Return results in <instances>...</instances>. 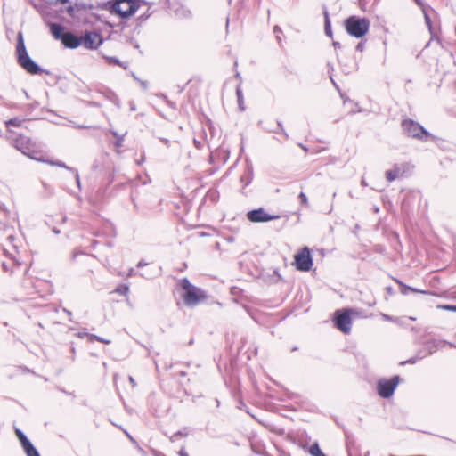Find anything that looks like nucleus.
<instances>
[{"mask_svg":"<svg viewBox=\"0 0 456 456\" xmlns=\"http://www.w3.org/2000/svg\"><path fill=\"white\" fill-rule=\"evenodd\" d=\"M8 134H9L7 139L11 141L12 144L18 151L32 159L37 161H45L42 151L39 150L38 146L31 141L30 138L22 135H17L16 133L12 130H9Z\"/></svg>","mask_w":456,"mask_h":456,"instance_id":"f257e3e1","label":"nucleus"},{"mask_svg":"<svg viewBox=\"0 0 456 456\" xmlns=\"http://www.w3.org/2000/svg\"><path fill=\"white\" fill-rule=\"evenodd\" d=\"M137 0H113L103 4V9L111 14L118 15L122 19H126L134 15L139 9Z\"/></svg>","mask_w":456,"mask_h":456,"instance_id":"f03ea898","label":"nucleus"},{"mask_svg":"<svg viewBox=\"0 0 456 456\" xmlns=\"http://www.w3.org/2000/svg\"><path fill=\"white\" fill-rule=\"evenodd\" d=\"M17 57L19 64L30 74H38L40 67L29 57L26 50L23 35L19 32L17 35Z\"/></svg>","mask_w":456,"mask_h":456,"instance_id":"7ed1b4c3","label":"nucleus"},{"mask_svg":"<svg viewBox=\"0 0 456 456\" xmlns=\"http://www.w3.org/2000/svg\"><path fill=\"white\" fill-rule=\"evenodd\" d=\"M370 20L366 18L350 16L345 20L346 32L356 38L364 37L370 29Z\"/></svg>","mask_w":456,"mask_h":456,"instance_id":"20e7f679","label":"nucleus"},{"mask_svg":"<svg viewBox=\"0 0 456 456\" xmlns=\"http://www.w3.org/2000/svg\"><path fill=\"white\" fill-rule=\"evenodd\" d=\"M181 286L184 290L183 297L185 305L194 306L206 298L204 291L193 286L187 279L182 281Z\"/></svg>","mask_w":456,"mask_h":456,"instance_id":"39448f33","label":"nucleus"},{"mask_svg":"<svg viewBox=\"0 0 456 456\" xmlns=\"http://www.w3.org/2000/svg\"><path fill=\"white\" fill-rule=\"evenodd\" d=\"M403 128L404 132L411 137L419 138L423 141H428L433 136L425 130L419 124L414 122L411 119L403 120Z\"/></svg>","mask_w":456,"mask_h":456,"instance_id":"423d86ee","label":"nucleus"},{"mask_svg":"<svg viewBox=\"0 0 456 456\" xmlns=\"http://www.w3.org/2000/svg\"><path fill=\"white\" fill-rule=\"evenodd\" d=\"M399 383V377L395 376L391 379H381L378 382V393L383 398H389L393 395Z\"/></svg>","mask_w":456,"mask_h":456,"instance_id":"0eeeda50","label":"nucleus"},{"mask_svg":"<svg viewBox=\"0 0 456 456\" xmlns=\"http://www.w3.org/2000/svg\"><path fill=\"white\" fill-rule=\"evenodd\" d=\"M334 322L337 329H338L345 334H348L350 332L352 327V320L349 315V310L336 311Z\"/></svg>","mask_w":456,"mask_h":456,"instance_id":"6e6552de","label":"nucleus"},{"mask_svg":"<svg viewBox=\"0 0 456 456\" xmlns=\"http://www.w3.org/2000/svg\"><path fill=\"white\" fill-rule=\"evenodd\" d=\"M295 265L297 270L309 271L313 265V259L308 248H304L295 256Z\"/></svg>","mask_w":456,"mask_h":456,"instance_id":"1a4fd4ad","label":"nucleus"},{"mask_svg":"<svg viewBox=\"0 0 456 456\" xmlns=\"http://www.w3.org/2000/svg\"><path fill=\"white\" fill-rule=\"evenodd\" d=\"M81 39V45L91 50L97 49L102 43L101 35L94 31L86 32Z\"/></svg>","mask_w":456,"mask_h":456,"instance_id":"9d476101","label":"nucleus"},{"mask_svg":"<svg viewBox=\"0 0 456 456\" xmlns=\"http://www.w3.org/2000/svg\"><path fill=\"white\" fill-rule=\"evenodd\" d=\"M248 218L254 223L268 222L278 218V216L269 215L264 208L251 210L248 213Z\"/></svg>","mask_w":456,"mask_h":456,"instance_id":"9b49d317","label":"nucleus"},{"mask_svg":"<svg viewBox=\"0 0 456 456\" xmlns=\"http://www.w3.org/2000/svg\"><path fill=\"white\" fill-rule=\"evenodd\" d=\"M81 41H82L81 37H79L70 32H66L61 40L62 44L66 47L71 48V49L77 48L81 45Z\"/></svg>","mask_w":456,"mask_h":456,"instance_id":"f8f14e48","label":"nucleus"},{"mask_svg":"<svg viewBox=\"0 0 456 456\" xmlns=\"http://www.w3.org/2000/svg\"><path fill=\"white\" fill-rule=\"evenodd\" d=\"M50 30L54 38L59 40H62L64 34L66 33L63 32V27L57 23H52L50 25Z\"/></svg>","mask_w":456,"mask_h":456,"instance_id":"ddd939ff","label":"nucleus"},{"mask_svg":"<svg viewBox=\"0 0 456 456\" xmlns=\"http://www.w3.org/2000/svg\"><path fill=\"white\" fill-rule=\"evenodd\" d=\"M44 162H47V163H49L52 166H57V167H60L66 168V169H68L69 171H72L73 173H75V176H76V180H77V185L80 184L78 172L77 170L73 169L72 167H67L65 165V163H63L61 161H48V160H45V159Z\"/></svg>","mask_w":456,"mask_h":456,"instance_id":"4468645a","label":"nucleus"},{"mask_svg":"<svg viewBox=\"0 0 456 456\" xmlns=\"http://www.w3.org/2000/svg\"><path fill=\"white\" fill-rule=\"evenodd\" d=\"M22 448L27 456H40L39 452L34 447L31 442H28V444H24Z\"/></svg>","mask_w":456,"mask_h":456,"instance_id":"2eb2a0df","label":"nucleus"},{"mask_svg":"<svg viewBox=\"0 0 456 456\" xmlns=\"http://www.w3.org/2000/svg\"><path fill=\"white\" fill-rule=\"evenodd\" d=\"M400 172V168L398 167H395L393 169L386 172V177L389 182H392L399 176Z\"/></svg>","mask_w":456,"mask_h":456,"instance_id":"dca6fc26","label":"nucleus"},{"mask_svg":"<svg viewBox=\"0 0 456 456\" xmlns=\"http://www.w3.org/2000/svg\"><path fill=\"white\" fill-rule=\"evenodd\" d=\"M105 59L108 61V63L114 64V65H118V66L122 67L125 69H127V67H128L127 63L120 61L116 57L106 56Z\"/></svg>","mask_w":456,"mask_h":456,"instance_id":"f3484780","label":"nucleus"},{"mask_svg":"<svg viewBox=\"0 0 456 456\" xmlns=\"http://www.w3.org/2000/svg\"><path fill=\"white\" fill-rule=\"evenodd\" d=\"M309 453L312 455V456H325L322 452L321 451L318 444H314L313 445L310 446L309 448Z\"/></svg>","mask_w":456,"mask_h":456,"instance_id":"a211bd4d","label":"nucleus"},{"mask_svg":"<svg viewBox=\"0 0 456 456\" xmlns=\"http://www.w3.org/2000/svg\"><path fill=\"white\" fill-rule=\"evenodd\" d=\"M15 434H16L18 439L20 440V442L21 444V446H23L24 444H26L28 442H30L28 439V437L24 435V433L21 430H20L19 428L15 429Z\"/></svg>","mask_w":456,"mask_h":456,"instance_id":"6ab92c4d","label":"nucleus"},{"mask_svg":"<svg viewBox=\"0 0 456 456\" xmlns=\"http://www.w3.org/2000/svg\"><path fill=\"white\" fill-rule=\"evenodd\" d=\"M325 34L331 37H332V31H331V25H330V19H329V15H328V12H325Z\"/></svg>","mask_w":456,"mask_h":456,"instance_id":"aec40b11","label":"nucleus"},{"mask_svg":"<svg viewBox=\"0 0 456 456\" xmlns=\"http://www.w3.org/2000/svg\"><path fill=\"white\" fill-rule=\"evenodd\" d=\"M21 124H22V120L18 118H11V119L5 121V125L7 127H9L10 126H20Z\"/></svg>","mask_w":456,"mask_h":456,"instance_id":"412c9836","label":"nucleus"},{"mask_svg":"<svg viewBox=\"0 0 456 456\" xmlns=\"http://www.w3.org/2000/svg\"><path fill=\"white\" fill-rule=\"evenodd\" d=\"M422 12H423V14H424V18H425V23L426 25L428 26V30L430 31V33H432V23H431V19L428 13V11L426 8H422Z\"/></svg>","mask_w":456,"mask_h":456,"instance_id":"4be33fe9","label":"nucleus"},{"mask_svg":"<svg viewBox=\"0 0 456 456\" xmlns=\"http://www.w3.org/2000/svg\"><path fill=\"white\" fill-rule=\"evenodd\" d=\"M15 238L12 235L7 237L6 246H12L15 251H17V245L14 244Z\"/></svg>","mask_w":456,"mask_h":456,"instance_id":"5701e85b","label":"nucleus"},{"mask_svg":"<svg viewBox=\"0 0 456 456\" xmlns=\"http://www.w3.org/2000/svg\"><path fill=\"white\" fill-rule=\"evenodd\" d=\"M116 291L121 295H126L129 291V288L126 285H121L117 288Z\"/></svg>","mask_w":456,"mask_h":456,"instance_id":"b1692460","label":"nucleus"},{"mask_svg":"<svg viewBox=\"0 0 456 456\" xmlns=\"http://www.w3.org/2000/svg\"><path fill=\"white\" fill-rule=\"evenodd\" d=\"M298 198L302 205H304L305 207H308V199L304 192H300Z\"/></svg>","mask_w":456,"mask_h":456,"instance_id":"393cba45","label":"nucleus"},{"mask_svg":"<svg viewBox=\"0 0 456 456\" xmlns=\"http://www.w3.org/2000/svg\"><path fill=\"white\" fill-rule=\"evenodd\" d=\"M236 94H237L239 106L241 110H244V107H242L243 96H242L241 90L240 88H238Z\"/></svg>","mask_w":456,"mask_h":456,"instance_id":"a878e982","label":"nucleus"},{"mask_svg":"<svg viewBox=\"0 0 456 456\" xmlns=\"http://www.w3.org/2000/svg\"><path fill=\"white\" fill-rule=\"evenodd\" d=\"M4 251H5V254H6L7 256H11V259H12L13 262H15L16 265H20V262H19V260L17 259V257H16L12 253L9 252V250H8L7 248H5V249H4Z\"/></svg>","mask_w":456,"mask_h":456,"instance_id":"bb28decb","label":"nucleus"},{"mask_svg":"<svg viewBox=\"0 0 456 456\" xmlns=\"http://www.w3.org/2000/svg\"><path fill=\"white\" fill-rule=\"evenodd\" d=\"M90 338H91V339H93V338H94V339H96V340H98V341H100V342H102V343H104V344H110V340H106V339H104V338H100V337H98V336H96V335H90Z\"/></svg>","mask_w":456,"mask_h":456,"instance_id":"cd10ccee","label":"nucleus"},{"mask_svg":"<svg viewBox=\"0 0 456 456\" xmlns=\"http://www.w3.org/2000/svg\"><path fill=\"white\" fill-rule=\"evenodd\" d=\"M273 32L276 34V38L277 40L280 42L281 39V37L279 36V33L281 32V28L278 27V26H275L273 28Z\"/></svg>","mask_w":456,"mask_h":456,"instance_id":"c85d7f7f","label":"nucleus"},{"mask_svg":"<svg viewBox=\"0 0 456 456\" xmlns=\"http://www.w3.org/2000/svg\"><path fill=\"white\" fill-rule=\"evenodd\" d=\"M356 50L357 51H362L364 49V43L363 42H359L356 45Z\"/></svg>","mask_w":456,"mask_h":456,"instance_id":"c756f323","label":"nucleus"},{"mask_svg":"<svg viewBox=\"0 0 456 456\" xmlns=\"http://www.w3.org/2000/svg\"><path fill=\"white\" fill-rule=\"evenodd\" d=\"M3 269H4L5 272H11V273H13V270H12V269H11V268L9 267V265H8L5 262H4V263H3Z\"/></svg>","mask_w":456,"mask_h":456,"instance_id":"7c9ffc66","label":"nucleus"},{"mask_svg":"<svg viewBox=\"0 0 456 456\" xmlns=\"http://www.w3.org/2000/svg\"><path fill=\"white\" fill-rule=\"evenodd\" d=\"M69 0H50L51 4H66Z\"/></svg>","mask_w":456,"mask_h":456,"instance_id":"2f4dec72","label":"nucleus"},{"mask_svg":"<svg viewBox=\"0 0 456 456\" xmlns=\"http://www.w3.org/2000/svg\"><path fill=\"white\" fill-rule=\"evenodd\" d=\"M408 289V290H411V291H413V292H420V290H418L416 289H413V288H411V287H405L404 290H403V293H406L405 290ZM421 293H425V291H421Z\"/></svg>","mask_w":456,"mask_h":456,"instance_id":"473e14b6","label":"nucleus"},{"mask_svg":"<svg viewBox=\"0 0 456 456\" xmlns=\"http://www.w3.org/2000/svg\"><path fill=\"white\" fill-rule=\"evenodd\" d=\"M443 308L450 311L456 312V305H444Z\"/></svg>","mask_w":456,"mask_h":456,"instance_id":"72a5a7b5","label":"nucleus"},{"mask_svg":"<svg viewBox=\"0 0 456 456\" xmlns=\"http://www.w3.org/2000/svg\"><path fill=\"white\" fill-rule=\"evenodd\" d=\"M141 87L143 89V90H146L147 89V82L146 81H143V80H139L138 81Z\"/></svg>","mask_w":456,"mask_h":456,"instance_id":"f704fd0d","label":"nucleus"},{"mask_svg":"<svg viewBox=\"0 0 456 456\" xmlns=\"http://www.w3.org/2000/svg\"><path fill=\"white\" fill-rule=\"evenodd\" d=\"M179 455L180 456H189L188 453L186 452V451L183 448L180 450Z\"/></svg>","mask_w":456,"mask_h":456,"instance_id":"c9c22d12","label":"nucleus"},{"mask_svg":"<svg viewBox=\"0 0 456 456\" xmlns=\"http://www.w3.org/2000/svg\"><path fill=\"white\" fill-rule=\"evenodd\" d=\"M178 437V434H174L173 436H170V441L171 442H175Z\"/></svg>","mask_w":456,"mask_h":456,"instance_id":"e433bc0d","label":"nucleus"},{"mask_svg":"<svg viewBox=\"0 0 456 456\" xmlns=\"http://www.w3.org/2000/svg\"><path fill=\"white\" fill-rule=\"evenodd\" d=\"M123 142V137H118L117 141V146H121Z\"/></svg>","mask_w":456,"mask_h":456,"instance_id":"4c0bfd02","label":"nucleus"},{"mask_svg":"<svg viewBox=\"0 0 456 456\" xmlns=\"http://www.w3.org/2000/svg\"><path fill=\"white\" fill-rule=\"evenodd\" d=\"M147 265V264H146L145 262H143V261H140V262L138 263L137 266H138V267H142V266H144V265Z\"/></svg>","mask_w":456,"mask_h":456,"instance_id":"58836bf2","label":"nucleus"},{"mask_svg":"<svg viewBox=\"0 0 456 456\" xmlns=\"http://www.w3.org/2000/svg\"><path fill=\"white\" fill-rule=\"evenodd\" d=\"M131 76L133 77V78H134V80H136V81H139V80H140V79L136 77V75H135L134 72H132V73H131Z\"/></svg>","mask_w":456,"mask_h":456,"instance_id":"ea45409f","label":"nucleus"},{"mask_svg":"<svg viewBox=\"0 0 456 456\" xmlns=\"http://www.w3.org/2000/svg\"><path fill=\"white\" fill-rule=\"evenodd\" d=\"M134 270L133 268H131V269L129 270L128 276H133V275H134Z\"/></svg>","mask_w":456,"mask_h":456,"instance_id":"a19ab883","label":"nucleus"},{"mask_svg":"<svg viewBox=\"0 0 456 456\" xmlns=\"http://www.w3.org/2000/svg\"><path fill=\"white\" fill-rule=\"evenodd\" d=\"M141 275H142V277H144V278H147V279H150V278H151V276H150L149 274H146V273H142Z\"/></svg>","mask_w":456,"mask_h":456,"instance_id":"79ce46f5","label":"nucleus"},{"mask_svg":"<svg viewBox=\"0 0 456 456\" xmlns=\"http://www.w3.org/2000/svg\"><path fill=\"white\" fill-rule=\"evenodd\" d=\"M175 434H178V436H185V434H183L182 431H178Z\"/></svg>","mask_w":456,"mask_h":456,"instance_id":"37998d69","label":"nucleus"},{"mask_svg":"<svg viewBox=\"0 0 456 456\" xmlns=\"http://www.w3.org/2000/svg\"><path fill=\"white\" fill-rule=\"evenodd\" d=\"M383 317H384V319H385V320H390V319H391V318H390L388 315H387V314H383Z\"/></svg>","mask_w":456,"mask_h":456,"instance_id":"c03bdc74","label":"nucleus"},{"mask_svg":"<svg viewBox=\"0 0 456 456\" xmlns=\"http://www.w3.org/2000/svg\"><path fill=\"white\" fill-rule=\"evenodd\" d=\"M129 380L133 385H134V379L132 377H129Z\"/></svg>","mask_w":456,"mask_h":456,"instance_id":"a18cd8bd","label":"nucleus"},{"mask_svg":"<svg viewBox=\"0 0 456 456\" xmlns=\"http://www.w3.org/2000/svg\"><path fill=\"white\" fill-rule=\"evenodd\" d=\"M415 1H416V3H417L419 5H421V6H422V3H421V1H420V0H415Z\"/></svg>","mask_w":456,"mask_h":456,"instance_id":"49530a36","label":"nucleus"},{"mask_svg":"<svg viewBox=\"0 0 456 456\" xmlns=\"http://www.w3.org/2000/svg\"><path fill=\"white\" fill-rule=\"evenodd\" d=\"M113 135L117 138L120 137L116 132H112Z\"/></svg>","mask_w":456,"mask_h":456,"instance_id":"de8ad7c7","label":"nucleus"},{"mask_svg":"<svg viewBox=\"0 0 456 456\" xmlns=\"http://www.w3.org/2000/svg\"><path fill=\"white\" fill-rule=\"evenodd\" d=\"M126 434L127 437H129V439H130L131 441H134L133 437H132L128 433H126Z\"/></svg>","mask_w":456,"mask_h":456,"instance_id":"09e8293b","label":"nucleus"},{"mask_svg":"<svg viewBox=\"0 0 456 456\" xmlns=\"http://www.w3.org/2000/svg\"><path fill=\"white\" fill-rule=\"evenodd\" d=\"M362 184L363 186L367 185V184H366V182H365L364 180H362Z\"/></svg>","mask_w":456,"mask_h":456,"instance_id":"8fccbe9b","label":"nucleus"},{"mask_svg":"<svg viewBox=\"0 0 456 456\" xmlns=\"http://www.w3.org/2000/svg\"><path fill=\"white\" fill-rule=\"evenodd\" d=\"M333 45H334L335 46L339 45V44H338V43H337V42H334V43H333Z\"/></svg>","mask_w":456,"mask_h":456,"instance_id":"3c124183","label":"nucleus"},{"mask_svg":"<svg viewBox=\"0 0 456 456\" xmlns=\"http://www.w3.org/2000/svg\"><path fill=\"white\" fill-rule=\"evenodd\" d=\"M249 182H250V179H248L246 182V184L249 183Z\"/></svg>","mask_w":456,"mask_h":456,"instance_id":"603ef678","label":"nucleus"}]
</instances>
